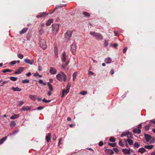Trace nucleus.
<instances>
[{
    "mask_svg": "<svg viewBox=\"0 0 155 155\" xmlns=\"http://www.w3.org/2000/svg\"><path fill=\"white\" fill-rule=\"evenodd\" d=\"M56 78L60 81L63 80L65 82L66 80L67 76L65 74L61 72L56 75Z\"/></svg>",
    "mask_w": 155,
    "mask_h": 155,
    "instance_id": "nucleus-1",
    "label": "nucleus"
},
{
    "mask_svg": "<svg viewBox=\"0 0 155 155\" xmlns=\"http://www.w3.org/2000/svg\"><path fill=\"white\" fill-rule=\"evenodd\" d=\"M90 34L91 35L95 37L96 39L98 40H101L103 39V36L100 33L91 31L90 32Z\"/></svg>",
    "mask_w": 155,
    "mask_h": 155,
    "instance_id": "nucleus-2",
    "label": "nucleus"
},
{
    "mask_svg": "<svg viewBox=\"0 0 155 155\" xmlns=\"http://www.w3.org/2000/svg\"><path fill=\"white\" fill-rule=\"evenodd\" d=\"M39 44L40 47L43 49H45L47 48L46 42L44 39H39Z\"/></svg>",
    "mask_w": 155,
    "mask_h": 155,
    "instance_id": "nucleus-3",
    "label": "nucleus"
},
{
    "mask_svg": "<svg viewBox=\"0 0 155 155\" xmlns=\"http://www.w3.org/2000/svg\"><path fill=\"white\" fill-rule=\"evenodd\" d=\"M76 44L73 43L71 45V51L72 54H75L76 52Z\"/></svg>",
    "mask_w": 155,
    "mask_h": 155,
    "instance_id": "nucleus-4",
    "label": "nucleus"
},
{
    "mask_svg": "<svg viewBox=\"0 0 155 155\" xmlns=\"http://www.w3.org/2000/svg\"><path fill=\"white\" fill-rule=\"evenodd\" d=\"M67 56L65 54V52H63V57L62 59V62H65V64L66 65H67L69 63V61L68 60H66Z\"/></svg>",
    "mask_w": 155,
    "mask_h": 155,
    "instance_id": "nucleus-5",
    "label": "nucleus"
},
{
    "mask_svg": "<svg viewBox=\"0 0 155 155\" xmlns=\"http://www.w3.org/2000/svg\"><path fill=\"white\" fill-rule=\"evenodd\" d=\"M52 30L54 31H55L57 32L59 28V25L57 24H54L52 25Z\"/></svg>",
    "mask_w": 155,
    "mask_h": 155,
    "instance_id": "nucleus-6",
    "label": "nucleus"
},
{
    "mask_svg": "<svg viewBox=\"0 0 155 155\" xmlns=\"http://www.w3.org/2000/svg\"><path fill=\"white\" fill-rule=\"evenodd\" d=\"M72 34L71 31H67L65 34V38L67 39H69L71 37Z\"/></svg>",
    "mask_w": 155,
    "mask_h": 155,
    "instance_id": "nucleus-7",
    "label": "nucleus"
},
{
    "mask_svg": "<svg viewBox=\"0 0 155 155\" xmlns=\"http://www.w3.org/2000/svg\"><path fill=\"white\" fill-rule=\"evenodd\" d=\"M48 14L45 12H43L40 13L37 15V17L39 18H44L48 15Z\"/></svg>",
    "mask_w": 155,
    "mask_h": 155,
    "instance_id": "nucleus-8",
    "label": "nucleus"
},
{
    "mask_svg": "<svg viewBox=\"0 0 155 155\" xmlns=\"http://www.w3.org/2000/svg\"><path fill=\"white\" fill-rule=\"evenodd\" d=\"M144 137L145 139L147 142H149L152 138V137L150 135L146 134H144Z\"/></svg>",
    "mask_w": 155,
    "mask_h": 155,
    "instance_id": "nucleus-9",
    "label": "nucleus"
},
{
    "mask_svg": "<svg viewBox=\"0 0 155 155\" xmlns=\"http://www.w3.org/2000/svg\"><path fill=\"white\" fill-rule=\"evenodd\" d=\"M49 72L51 74H54L56 73L57 70L54 68L51 67L50 68Z\"/></svg>",
    "mask_w": 155,
    "mask_h": 155,
    "instance_id": "nucleus-10",
    "label": "nucleus"
},
{
    "mask_svg": "<svg viewBox=\"0 0 155 155\" xmlns=\"http://www.w3.org/2000/svg\"><path fill=\"white\" fill-rule=\"evenodd\" d=\"M24 61L26 63L30 65L32 64L34 62V60L33 59L31 60L28 59H25L24 60Z\"/></svg>",
    "mask_w": 155,
    "mask_h": 155,
    "instance_id": "nucleus-11",
    "label": "nucleus"
},
{
    "mask_svg": "<svg viewBox=\"0 0 155 155\" xmlns=\"http://www.w3.org/2000/svg\"><path fill=\"white\" fill-rule=\"evenodd\" d=\"M105 152L106 153L111 155H113L114 153V151L111 149H105Z\"/></svg>",
    "mask_w": 155,
    "mask_h": 155,
    "instance_id": "nucleus-12",
    "label": "nucleus"
},
{
    "mask_svg": "<svg viewBox=\"0 0 155 155\" xmlns=\"http://www.w3.org/2000/svg\"><path fill=\"white\" fill-rule=\"evenodd\" d=\"M24 68L23 67H20L16 71H15V73L16 74H21L22 72L23 71Z\"/></svg>",
    "mask_w": 155,
    "mask_h": 155,
    "instance_id": "nucleus-13",
    "label": "nucleus"
},
{
    "mask_svg": "<svg viewBox=\"0 0 155 155\" xmlns=\"http://www.w3.org/2000/svg\"><path fill=\"white\" fill-rule=\"evenodd\" d=\"M31 107L29 106H24L21 108V110L22 111H28L30 110Z\"/></svg>",
    "mask_w": 155,
    "mask_h": 155,
    "instance_id": "nucleus-14",
    "label": "nucleus"
},
{
    "mask_svg": "<svg viewBox=\"0 0 155 155\" xmlns=\"http://www.w3.org/2000/svg\"><path fill=\"white\" fill-rule=\"evenodd\" d=\"M51 133L48 134L46 136V139L47 142H49L51 139Z\"/></svg>",
    "mask_w": 155,
    "mask_h": 155,
    "instance_id": "nucleus-15",
    "label": "nucleus"
},
{
    "mask_svg": "<svg viewBox=\"0 0 155 155\" xmlns=\"http://www.w3.org/2000/svg\"><path fill=\"white\" fill-rule=\"evenodd\" d=\"M122 152L124 154H130V152L129 150L126 149H123L122 150Z\"/></svg>",
    "mask_w": 155,
    "mask_h": 155,
    "instance_id": "nucleus-16",
    "label": "nucleus"
},
{
    "mask_svg": "<svg viewBox=\"0 0 155 155\" xmlns=\"http://www.w3.org/2000/svg\"><path fill=\"white\" fill-rule=\"evenodd\" d=\"M133 132L134 133H137L139 134L141 133V131L140 129L135 128L133 130Z\"/></svg>",
    "mask_w": 155,
    "mask_h": 155,
    "instance_id": "nucleus-17",
    "label": "nucleus"
},
{
    "mask_svg": "<svg viewBox=\"0 0 155 155\" xmlns=\"http://www.w3.org/2000/svg\"><path fill=\"white\" fill-rule=\"evenodd\" d=\"M146 151V150L143 147L140 148L138 151L139 153H140L141 154H143Z\"/></svg>",
    "mask_w": 155,
    "mask_h": 155,
    "instance_id": "nucleus-18",
    "label": "nucleus"
},
{
    "mask_svg": "<svg viewBox=\"0 0 155 155\" xmlns=\"http://www.w3.org/2000/svg\"><path fill=\"white\" fill-rule=\"evenodd\" d=\"M12 88L13 90V91H20L21 90V88H19L18 87H12Z\"/></svg>",
    "mask_w": 155,
    "mask_h": 155,
    "instance_id": "nucleus-19",
    "label": "nucleus"
},
{
    "mask_svg": "<svg viewBox=\"0 0 155 155\" xmlns=\"http://www.w3.org/2000/svg\"><path fill=\"white\" fill-rule=\"evenodd\" d=\"M71 85V84L70 83H68L66 87V92L67 93H68L69 92Z\"/></svg>",
    "mask_w": 155,
    "mask_h": 155,
    "instance_id": "nucleus-20",
    "label": "nucleus"
},
{
    "mask_svg": "<svg viewBox=\"0 0 155 155\" xmlns=\"http://www.w3.org/2000/svg\"><path fill=\"white\" fill-rule=\"evenodd\" d=\"M28 30L27 28H23L21 31H20V34L21 35L23 34L26 32Z\"/></svg>",
    "mask_w": 155,
    "mask_h": 155,
    "instance_id": "nucleus-21",
    "label": "nucleus"
},
{
    "mask_svg": "<svg viewBox=\"0 0 155 155\" xmlns=\"http://www.w3.org/2000/svg\"><path fill=\"white\" fill-rule=\"evenodd\" d=\"M47 85L48 86V88L49 89L50 91H51L53 90V87L52 85L50 84L49 82H48L47 83Z\"/></svg>",
    "mask_w": 155,
    "mask_h": 155,
    "instance_id": "nucleus-22",
    "label": "nucleus"
},
{
    "mask_svg": "<svg viewBox=\"0 0 155 155\" xmlns=\"http://www.w3.org/2000/svg\"><path fill=\"white\" fill-rule=\"evenodd\" d=\"M53 22V19H50L48 20L47 22L46 25L47 26L50 25Z\"/></svg>",
    "mask_w": 155,
    "mask_h": 155,
    "instance_id": "nucleus-23",
    "label": "nucleus"
},
{
    "mask_svg": "<svg viewBox=\"0 0 155 155\" xmlns=\"http://www.w3.org/2000/svg\"><path fill=\"white\" fill-rule=\"evenodd\" d=\"M19 115L18 114H15L12 116L10 118L11 119H14L18 118L19 117Z\"/></svg>",
    "mask_w": 155,
    "mask_h": 155,
    "instance_id": "nucleus-24",
    "label": "nucleus"
},
{
    "mask_svg": "<svg viewBox=\"0 0 155 155\" xmlns=\"http://www.w3.org/2000/svg\"><path fill=\"white\" fill-rule=\"evenodd\" d=\"M111 58H106L105 59V62L107 64L110 63H111Z\"/></svg>",
    "mask_w": 155,
    "mask_h": 155,
    "instance_id": "nucleus-25",
    "label": "nucleus"
},
{
    "mask_svg": "<svg viewBox=\"0 0 155 155\" xmlns=\"http://www.w3.org/2000/svg\"><path fill=\"white\" fill-rule=\"evenodd\" d=\"M127 141L128 143L130 145H132L134 143L133 141L132 140L130 139L129 138L127 139Z\"/></svg>",
    "mask_w": 155,
    "mask_h": 155,
    "instance_id": "nucleus-26",
    "label": "nucleus"
},
{
    "mask_svg": "<svg viewBox=\"0 0 155 155\" xmlns=\"http://www.w3.org/2000/svg\"><path fill=\"white\" fill-rule=\"evenodd\" d=\"M154 146L153 145H145L144 147L146 149H151L153 148Z\"/></svg>",
    "mask_w": 155,
    "mask_h": 155,
    "instance_id": "nucleus-27",
    "label": "nucleus"
},
{
    "mask_svg": "<svg viewBox=\"0 0 155 155\" xmlns=\"http://www.w3.org/2000/svg\"><path fill=\"white\" fill-rule=\"evenodd\" d=\"M83 13L84 17H88L90 16V14L87 12H83Z\"/></svg>",
    "mask_w": 155,
    "mask_h": 155,
    "instance_id": "nucleus-28",
    "label": "nucleus"
},
{
    "mask_svg": "<svg viewBox=\"0 0 155 155\" xmlns=\"http://www.w3.org/2000/svg\"><path fill=\"white\" fill-rule=\"evenodd\" d=\"M7 137L6 136L4 138H2L0 140V144H2L6 140Z\"/></svg>",
    "mask_w": 155,
    "mask_h": 155,
    "instance_id": "nucleus-29",
    "label": "nucleus"
},
{
    "mask_svg": "<svg viewBox=\"0 0 155 155\" xmlns=\"http://www.w3.org/2000/svg\"><path fill=\"white\" fill-rule=\"evenodd\" d=\"M29 97L33 100H35L36 99V95H29Z\"/></svg>",
    "mask_w": 155,
    "mask_h": 155,
    "instance_id": "nucleus-30",
    "label": "nucleus"
},
{
    "mask_svg": "<svg viewBox=\"0 0 155 155\" xmlns=\"http://www.w3.org/2000/svg\"><path fill=\"white\" fill-rule=\"evenodd\" d=\"M11 127H14L16 125V124L14 121H11L10 123Z\"/></svg>",
    "mask_w": 155,
    "mask_h": 155,
    "instance_id": "nucleus-31",
    "label": "nucleus"
},
{
    "mask_svg": "<svg viewBox=\"0 0 155 155\" xmlns=\"http://www.w3.org/2000/svg\"><path fill=\"white\" fill-rule=\"evenodd\" d=\"M129 134V133L128 132H124L123 134H122L121 135V137H122L124 136H127V137H128V136Z\"/></svg>",
    "mask_w": 155,
    "mask_h": 155,
    "instance_id": "nucleus-32",
    "label": "nucleus"
},
{
    "mask_svg": "<svg viewBox=\"0 0 155 155\" xmlns=\"http://www.w3.org/2000/svg\"><path fill=\"white\" fill-rule=\"evenodd\" d=\"M119 145L122 147H124V144L122 142V140H120L119 143Z\"/></svg>",
    "mask_w": 155,
    "mask_h": 155,
    "instance_id": "nucleus-33",
    "label": "nucleus"
},
{
    "mask_svg": "<svg viewBox=\"0 0 155 155\" xmlns=\"http://www.w3.org/2000/svg\"><path fill=\"white\" fill-rule=\"evenodd\" d=\"M134 146L135 147L138 148L140 146V144L137 142H135L134 144Z\"/></svg>",
    "mask_w": 155,
    "mask_h": 155,
    "instance_id": "nucleus-34",
    "label": "nucleus"
},
{
    "mask_svg": "<svg viewBox=\"0 0 155 155\" xmlns=\"http://www.w3.org/2000/svg\"><path fill=\"white\" fill-rule=\"evenodd\" d=\"M2 71L4 73H5L7 72H11L12 70H10L9 69H6L5 70H2Z\"/></svg>",
    "mask_w": 155,
    "mask_h": 155,
    "instance_id": "nucleus-35",
    "label": "nucleus"
},
{
    "mask_svg": "<svg viewBox=\"0 0 155 155\" xmlns=\"http://www.w3.org/2000/svg\"><path fill=\"white\" fill-rule=\"evenodd\" d=\"M9 78L12 81H15L17 79V78L14 77H11Z\"/></svg>",
    "mask_w": 155,
    "mask_h": 155,
    "instance_id": "nucleus-36",
    "label": "nucleus"
},
{
    "mask_svg": "<svg viewBox=\"0 0 155 155\" xmlns=\"http://www.w3.org/2000/svg\"><path fill=\"white\" fill-rule=\"evenodd\" d=\"M151 126V124L147 125L144 127V129L146 130H148L149 129L150 127Z\"/></svg>",
    "mask_w": 155,
    "mask_h": 155,
    "instance_id": "nucleus-37",
    "label": "nucleus"
},
{
    "mask_svg": "<svg viewBox=\"0 0 155 155\" xmlns=\"http://www.w3.org/2000/svg\"><path fill=\"white\" fill-rule=\"evenodd\" d=\"M66 92V91L65 90V89H63V90L62 91V95H61V97H63L64 96L65 94H67Z\"/></svg>",
    "mask_w": 155,
    "mask_h": 155,
    "instance_id": "nucleus-38",
    "label": "nucleus"
},
{
    "mask_svg": "<svg viewBox=\"0 0 155 155\" xmlns=\"http://www.w3.org/2000/svg\"><path fill=\"white\" fill-rule=\"evenodd\" d=\"M77 75V72H74L73 75V80L74 81Z\"/></svg>",
    "mask_w": 155,
    "mask_h": 155,
    "instance_id": "nucleus-39",
    "label": "nucleus"
},
{
    "mask_svg": "<svg viewBox=\"0 0 155 155\" xmlns=\"http://www.w3.org/2000/svg\"><path fill=\"white\" fill-rule=\"evenodd\" d=\"M108 145L110 146H111L112 147H115L116 145V143H108Z\"/></svg>",
    "mask_w": 155,
    "mask_h": 155,
    "instance_id": "nucleus-40",
    "label": "nucleus"
},
{
    "mask_svg": "<svg viewBox=\"0 0 155 155\" xmlns=\"http://www.w3.org/2000/svg\"><path fill=\"white\" fill-rule=\"evenodd\" d=\"M18 58L21 59H22L24 57L23 55L22 54H18Z\"/></svg>",
    "mask_w": 155,
    "mask_h": 155,
    "instance_id": "nucleus-41",
    "label": "nucleus"
},
{
    "mask_svg": "<svg viewBox=\"0 0 155 155\" xmlns=\"http://www.w3.org/2000/svg\"><path fill=\"white\" fill-rule=\"evenodd\" d=\"M29 82V81L28 79H25L23 80L22 83H28Z\"/></svg>",
    "mask_w": 155,
    "mask_h": 155,
    "instance_id": "nucleus-42",
    "label": "nucleus"
},
{
    "mask_svg": "<svg viewBox=\"0 0 155 155\" xmlns=\"http://www.w3.org/2000/svg\"><path fill=\"white\" fill-rule=\"evenodd\" d=\"M51 100H47L45 98H44L43 100H42V101L44 102H45V103H49V102H51Z\"/></svg>",
    "mask_w": 155,
    "mask_h": 155,
    "instance_id": "nucleus-43",
    "label": "nucleus"
},
{
    "mask_svg": "<svg viewBox=\"0 0 155 155\" xmlns=\"http://www.w3.org/2000/svg\"><path fill=\"white\" fill-rule=\"evenodd\" d=\"M18 105L19 106L22 105L24 103L23 101H18Z\"/></svg>",
    "mask_w": 155,
    "mask_h": 155,
    "instance_id": "nucleus-44",
    "label": "nucleus"
},
{
    "mask_svg": "<svg viewBox=\"0 0 155 155\" xmlns=\"http://www.w3.org/2000/svg\"><path fill=\"white\" fill-rule=\"evenodd\" d=\"M54 52L55 53V54H56V57H57L58 56V52L57 51V48H54Z\"/></svg>",
    "mask_w": 155,
    "mask_h": 155,
    "instance_id": "nucleus-45",
    "label": "nucleus"
},
{
    "mask_svg": "<svg viewBox=\"0 0 155 155\" xmlns=\"http://www.w3.org/2000/svg\"><path fill=\"white\" fill-rule=\"evenodd\" d=\"M109 140L110 142H114L115 141V140L114 139V137H110V138Z\"/></svg>",
    "mask_w": 155,
    "mask_h": 155,
    "instance_id": "nucleus-46",
    "label": "nucleus"
},
{
    "mask_svg": "<svg viewBox=\"0 0 155 155\" xmlns=\"http://www.w3.org/2000/svg\"><path fill=\"white\" fill-rule=\"evenodd\" d=\"M63 6V5H57L55 7L54 10L55 9L58 8L59 7H62Z\"/></svg>",
    "mask_w": 155,
    "mask_h": 155,
    "instance_id": "nucleus-47",
    "label": "nucleus"
},
{
    "mask_svg": "<svg viewBox=\"0 0 155 155\" xmlns=\"http://www.w3.org/2000/svg\"><path fill=\"white\" fill-rule=\"evenodd\" d=\"M87 93V92L85 91H82L80 92V94H82L83 95H85Z\"/></svg>",
    "mask_w": 155,
    "mask_h": 155,
    "instance_id": "nucleus-48",
    "label": "nucleus"
},
{
    "mask_svg": "<svg viewBox=\"0 0 155 155\" xmlns=\"http://www.w3.org/2000/svg\"><path fill=\"white\" fill-rule=\"evenodd\" d=\"M103 145V143L102 141H100L98 144V145L99 146L101 147Z\"/></svg>",
    "mask_w": 155,
    "mask_h": 155,
    "instance_id": "nucleus-49",
    "label": "nucleus"
},
{
    "mask_svg": "<svg viewBox=\"0 0 155 155\" xmlns=\"http://www.w3.org/2000/svg\"><path fill=\"white\" fill-rule=\"evenodd\" d=\"M16 62L15 61H13L10 63V64L12 65H13L16 63Z\"/></svg>",
    "mask_w": 155,
    "mask_h": 155,
    "instance_id": "nucleus-50",
    "label": "nucleus"
},
{
    "mask_svg": "<svg viewBox=\"0 0 155 155\" xmlns=\"http://www.w3.org/2000/svg\"><path fill=\"white\" fill-rule=\"evenodd\" d=\"M113 150H114V151L117 153H118V152H119V150H118V149L117 148H114L113 149Z\"/></svg>",
    "mask_w": 155,
    "mask_h": 155,
    "instance_id": "nucleus-51",
    "label": "nucleus"
},
{
    "mask_svg": "<svg viewBox=\"0 0 155 155\" xmlns=\"http://www.w3.org/2000/svg\"><path fill=\"white\" fill-rule=\"evenodd\" d=\"M108 42H107V41H104V46L105 47H107L108 46Z\"/></svg>",
    "mask_w": 155,
    "mask_h": 155,
    "instance_id": "nucleus-52",
    "label": "nucleus"
},
{
    "mask_svg": "<svg viewBox=\"0 0 155 155\" xmlns=\"http://www.w3.org/2000/svg\"><path fill=\"white\" fill-rule=\"evenodd\" d=\"M88 74L89 75L90 74H92V75H94L95 74L94 73V72L91 71H88Z\"/></svg>",
    "mask_w": 155,
    "mask_h": 155,
    "instance_id": "nucleus-53",
    "label": "nucleus"
},
{
    "mask_svg": "<svg viewBox=\"0 0 155 155\" xmlns=\"http://www.w3.org/2000/svg\"><path fill=\"white\" fill-rule=\"evenodd\" d=\"M26 75L28 77H29L31 75V73L30 72H29L28 73L26 74Z\"/></svg>",
    "mask_w": 155,
    "mask_h": 155,
    "instance_id": "nucleus-54",
    "label": "nucleus"
},
{
    "mask_svg": "<svg viewBox=\"0 0 155 155\" xmlns=\"http://www.w3.org/2000/svg\"><path fill=\"white\" fill-rule=\"evenodd\" d=\"M110 72L111 75L113 74L114 73V70L113 69L111 70L110 71Z\"/></svg>",
    "mask_w": 155,
    "mask_h": 155,
    "instance_id": "nucleus-55",
    "label": "nucleus"
},
{
    "mask_svg": "<svg viewBox=\"0 0 155 155\" xmlns=\"http://www.w3.org/2000/svg\"><path fill=\"white\" fill-rule=\"evenodd\" d=\"M149 121L152 123H153L154 124H155V120H154L153 119L152 120H150Z\"/></svg>",
    "mask_w": 155,
    "mask_h": 155,
    "instance_id": "nucleus-56",
    "label": "nucleus"
},
{
    "mask_svg": "<svg viewBox=\"0 0 155 155\" xmlns=\"http://www.w3.org/2000/svg\"><path fill=\"white\" fill-rule=\"evenodd\" d=\"M17 132H18V131H14L12 133L10 134V135H14L16 133H17Z\"/></svg>",
    "mask_w": 155,
    "mask_h": 155,
    "instance_id": "nucleus-57",
    "label": "nucleus"
},
{
    "mask_svg": "<svg viewBox=\"0 0 155 155\" xmlns=\"http://www.w3.org/2000/svg\"><path fill=\"white\" fill-rule=\"evenodd\" d=\"M124 143L126 144V146L127 147H128V145L127 144L126 140L124 139Z\"/></svg>",
    "mask_w": 155,
    "mask_h": 155,
    "instance_id": "nucleus-58",
    "label": "nucleus"
},
{
    "mask_svg": "<svg viewBox=\"0 0 155 155\" xmlns=\"http://www.w3.org/2000/svg\"><path fill=\"white\" fill-rule=\"evenodd\" d=\"M114 33L115 35V36H118L119 35L118 34V32L117 31H114Z\"/></svg>",
    "mask_w": 155,
    "mask_h": 155,
    "instance_id": "nucleus-59",
    "label": "nucleus"
},
{
    "mask_svg": "<svg viewBox=\"0 0 155 155\" xmlns=\"http://www.w3.org/2000/svg\"><path fill=\"white\" fill-rule=\"evenodd\" d=\"M142 127V125L141 124H140L138 125V128H139V129H140Z\"/></svg>",
    "mask_w": 155,
    "mask_h": 155,
    "instance_id": "nucleus-60",
    "label": "nucleus"
},
{
    "mask_svg": "<svg viewBox=\"0 0 155 155\" xmlns=\"http://www.w3.org/2000/svg\"><path fill=\"white\" fill-rule=\"evenodd\" d=\"M56 136L55 135H54L53 137H52V139L53 140H55L56 139Z\"/></svg>",
    "mask_w": 155,
    "mask_h": 155,
    "instance_id": "nucleus-61",
    "label": "nucleus"
},
{
    "mask_svg": "<svg viewBox=\"0 0 155 155\" xmlns=\"http://www.w3.org/2000/svg\"><path fill=\"white\" fill-rule=\"evenodd\" d=\"M127 47H126L124 49V50H123V52L124 53H125L126 51H127Z\"/></svg>",
    "mask_w": 155,
    "mask_h": 155,
    "instance_id": "nucleus-62",
    "label": "nucleus"
},
{
    "mask_svg": "<svg viewBox=\"0 0 155 155\" xmlns=\"http://www.w3.org/2000/svg\"><path fill=\"white\" fill-rule=\"evenodd\" d=\"M67 65H66V64H65V65H64V64H62V68H63V69H65V67H66V66Z\"/></svg>",
    "mask_w": 155,
    "mask_h": 155,
    "instance_id": "nucleus-63",
    "label": "nucleus"
},
{
    "mask_svg": "<svg viewBox=\"0 0 155 155\" xmlns=\"http://www.w3.org/2000/svg\"><path fill=\"white\" fill-rule=\"evenodd\" d=\"M151 155H155V150L152 153Z\"/></svg>",
    "mask_w": 155,
    "mask_h": 155,
    "instance_id": "nucleus-64",
    "label": "nucleus"
}]
</instances>
